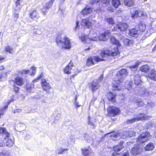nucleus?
Returning a JSON list of instances; mask_svg holds the SVG:
<instances>
[{"mask_svg": "<svg viewBox=\"0 0 156 156\" xmlns=\"http://www.w3.org/2000/svg\"><path fill=\"white\" fill-rule=\"evenodd\" d=\"M106 21L109 24H113L114 23V21L113 18H107L106 19Z\"/></svg>", "mask_w": 156, "mask_h": 156, "instance_id": "nucleus-42", "label": "nucleus"}, {"mask_svg": "<svg viewBox=\"0 0 156 156\" xmlns=\"http://www.w3.org/2000/svg\"><path fill=\"white\" fill-rule=\"evenodd\" d=\"M154 104L152 102H150L147 104L146 105V107L147 108H150L152 107L153 106H154Z\"/></svg>", "mask_w": 156, "mask_h": 156, "instance_id": "nucleus-52", "label": "nucleus"}, {"mask_svg": "<svg viewBox=\"0 0 156 156\" xmlns=\"http://www.w3.org/2000/svg\"><path fill=\"white\" fill-rule=\"evenodd\" d=\"M140 69L142 72H146L149 70V67L147 65H145L141 66Z\"/></svg>", "mask_w": 156, "mask_h": 156, "instance_id": "nucleus-33", "label": "nucleus"}, {"mask_svg": "<svg viewBox=\"0 0 156 156\" xmlns=\"http://www.w3.org/2000/svg\"><path fill=\"white\" fill-rule=\"evenodd\" d=\"M88 124L90 125L91 127L92 128H94L95 127V125L94 122L93 121V119L90 116L88 117Z\"/></svg>", "mask_w": 156, "mask_h": 156, "instance_id": "nucleus-30", "label": "nucleus"}, {"mask_svg": "<svg viewBox=\"0 0 156 156\" xmlns=\"http://www.w3.org/2000/svg\"><path fill=\"white\" fill-rule=\"evenodd\" d=\"M34 84L31 83H28L26 85V88L27 91L30 92H33L34 91Z\"/></svg>", "mask_w": 156, "mask_h": 156, "instance_id": "nucleus-27", "label": "nucleus"}, {"mask_svg": "<svg viewBox=\"0 0 156 156\" xmlns=\"http://www.w3.org/2000/svg\"><path fill=\"white\" fill-rule=\"evenodd\" d=\"M90 40L93 41H96L98 40V37H97V34L95 33L92 34L90 38Z\"/></svg>", "mask_w": 156, "mask_h": 156, "instance_id": "nucleus-34", "label": "nucleus"}, {"mask_svg": "<svg viewBox=\"0 0 156 156\" xmlns=\"http://www.w3.org/2000/svg\"><path fill=\"white\" fill-rule=\"evenodd\" d=\"M68 150V149H63L62 148H59L58 149V151L56 152V153L58 154H62L63 152Z\"/></svg>", "mask_w": 156, "mask_h": 156, "instance_id": "nucleus-47", "label": "nucleus"}, {"mask_svg": "<svg viewBox=\"0 0 156 156\" xmlns=\"http://www.w3.org/2000/svg\"><path fill=\"white\" fill-rule=\"evenodd\" d=\"M100 87L98 82L96 80H94L90 84V87L93 91L99 88Z\"/></svg>", "mask_w": 156, "mask_h": 156, "instance_id": "nucleus-19", "label": "nucleus"}, {"mask_svg": "<svg viewBox=\"0 0 156 156\" xmlns=\"http://www.w3.org/2000/svg\"><path fill=\"white\" fill-rule=\"evenodd\" d=\"M132 17L135 19L138 17V10H134L131 12Z\"/></svg>", "mask_w": 156, "mask_h": 156, "instance_id": "nucleus-37", "label": "nucleus"}, {"mask_svg": "<svg viewBox=\"0 0 156 156\" xmlns=\"http://www.w3.org/2000/svg\"><path fill=\"white\" fill-rule=\"evenodd\" d=\"M79 22L78 21H76V27L74 28V30L75 31L77 29V28L79 27Z\"/></svg>", "mask_w": 156, "mask_h": 156, "instance_id": "nucleus-61", "label": "nucleus"}, {"mask_svg": "<svg viewBox=\"0 0 156 156\" xmlns=\"http://www.w3.org/2000/svg\"><path fill=\"white\" fill-rule=\"evenodd\" d=\"M154 146L152 143H150L147 144L145 148L146 151H151L154 149Z\"/></svg>", "mask_w": 156, "mask_h": 156, "instance_id": "nucleus-29", "label": "nucleus"}, {"mask_svg": "<svg viewBox=\"0 0 156 156\" xmlns=\"http://www.w3.org/2000/svg\"><path fill=\"white\" fill-rule=\"evenodd\" d=\"M137 119L136 118H135L133 119L127 120L126 122L128 124H131L137 121Z\"/></svg>", "mask_w": 156, "mask_h": 156, "instance_id": "nucleus-46", "label": "nucleus"}, {"mask_svg": "<svg viewBox=\"0 0 156 156\" xmlns=\"http://www.w3.org/2000/svg\"><path fill=\"white\" fill-rule=\"evenodd\" d=\"M99 1V0H91L90 2V3L92 4H94L97 3Z\"/></svg>", "mask_w": 156, "mask_h": 156, "instance_id": "nucleus-59", "label": "nucleus"}, {"mask_svg": "<svg viewBox=\"0 0 156 156\" xmlns=\"http://www.w3.org/2000/svg\"><path fill=\"white\" fill-rule=\"evenodd\" d=\"M7 73H4L0 75V81L5 79L7 76Z\"/></svg>", "mask_w": 156, "mask_h": 156, "instance_id": "nucleus-44", "label": "nucleus"}, {"mask_svg": "<svg viewBox=\"0 0 156 156\" xmlns=\"http://www.w3.org/2000/svg\"><path fill=\"white\" fill-rule=\"evenodd\" d=\"M30 18L33 20H35L39 17V14L36 10H34L29 14Z\"/></svg>", "mask_w": 156, "mask_h": 156, "instance_id": "nucleus-16", "label": "nucleus"}, {"mask_svg": "<svg viewBox=\"0 0 156 156\" xmlns=\"http://www.w3.org/2000/svg\"><path fill=\"white\" fill-rule=\"evenodd\" d=\"M8 105L5 106L3 108H1L0 111V118L2 115H3L5 111V109H6L7 108Z\"/></svg>", "mask_w": 156, "mask_h": 156, "instance_id": "nucleus-48", "label": "nucleus"}, {"mask_svg": "<svg viewBox=\"0 0 156 156\" xmlns=\"http://www.w3.org/2000/svg\"><path fill=\"white\" fill-rule=\"evenodd\" d=\"M3 133V138L6 139L8 138L10 133L7 131L6 129L4 127H0V133Z\"/></svg>", "mask_w": 156, "mask_h": 156, "instance_id": "nucleus-15", "label": "nucleus"}, {"mask_svg": "<svg viewBox=\"0 0 156 156\" xmlns=\"http://www.w3.org/2000/svg\"><path fill=\"white\" fill-rule=\"evenodd\" d=\"M110 33L108 31H107L101 34L98 37L99 41H106L107 40L110 36Z\"/></svg>", "mask_w": 156, "mask_h": 156, "instance_id": "nucleus-10", "label": "nucleus"}, {"mask_svg": "<svg viewBox=\"0 0 156 156\" xmlns=\"http://www.w3.org/2000/svg\"><path fill=\"white\" fill-rule=\"evenodd\" d=\"M107 10L110 12H114V9H113L111 6H108L107 8Z\"/></svg>", "mask_w": 156, "mask_h": 156, "instance_id": "nucleus-57", "label": "nucleus"}, {"mask_svg": "<svg viewBox=\"0 0 156 156\" xmlns=\"http://www.w3.org/2000/svg\"><path fill=\"white\" fill-rule=\"evenodd\" d=\"M123 146L122 144L114 146L113 147V150L115 152L113 153L112 156H119L117 152L120 151L123 148Z\"/></svg>", "mask_w": 156, "mask_h": 156, "instance_id": "nucleus-14", "label": "nucleus"}, {"mask_svg": "<svg viewBox=\"0 0 156 156\" xmlns=\"http://www.w3.org/2000/svg\"><path fill=\"white\" fill-rule=\"evenodd\" d=\"M53 2V0L49 1L48 2L46 3L44 6V8L48 9L52 5Z\"/></svg>", "mask_w": 156, "mask_h": 156, "instance_id": "nucleus-39", "label": "nucleus"}, {"mask_svg": "<svg viewBox=\"0 0 156 156\" xmlns=\"http://www.w3.org/2000/svg\"><path fill=\"white\" fill-rule=\"evenodd\" d=\"M80 39L81 41L84 43L87 42L88 40L87 36H82L81 37H80Z\"/></svg>", "mask_w": 156, "mask_h": 156, "instance_id": "nucleus-40", "label": "nucleus"}, {"mask_svg": "<svg viewBox=\"0 0 156 156\" xmlns=\"http://www.w3.org/2000/svg\"><path fill=\"white\" fill-rule=\"evenodd\" d=\"M13 82L15 84L18 86H21L23 83V78L19 76L16 77Z\"/></svg>", "mask_w": 156, "mask_h": 156, "instance_id": "nucleus-17", "label": "nucleus"}, {"mask_svg": "<svg viewBox=\"0 0 156 156\" xmlns=\"http://www.w3.org/2000/svg\"><path fill=\"white\" fill-rule=\"evenodd\" d=\"M144 15L143 12L141 11H138V17H141Z\"/></svg>", "mask_w": 156, "mask_h": 156, "instance_id": "nucleus-58", "label": "nucleus"}, {"mask_svg": "<svg viewBox=\"0 0 156 156\" xmlns=\"http://www.w3.org/2000/svg\"><path fill=\"white\" fill-rule=\"evenodd\" d=\"M111 42L114 44L116 45L117 47L120 46V45L119 41L117 40L114 37L112 36L110 38Z\"/></svg>", "mask_w": 156, "mask_h": 156, "instance_id": "nucleus-28", "label": "nucleus"}, {"mask_svg": "<svg viewBox=\"0 0 156 156\" xmlns=\"http://www.w3.org/2000/svg\"><path fill=\"white\" fill-rule=\"evenodd\" d=\"M140 62L139 61H137L134 65H132L129 66L130 69H136L139 66Z\"/></svg>", "mask_w": 156, "mask_h": 156, "instance_id": "nucleus-43", "label": "nucleus"}, {"mask_svg": "<svg viewBox=\"0 0 156 156\" xmlns=\"http://www.w3.org/2000/svg\"><path fill=\"white\" fill-rule=\"evenodd\" d=\"M2 137L3 138H0V147L3 146L5 145V140H4L3 136Z\"/></svg>", "mask_w": 156, "mask_h": 156, "instance_id": "nucleus-45", "label": "nucleus"}, {"mask_svg": "<svg viewBox=\"0 0 156 156\" xmlns=\"http://www.w3.org/2000/svg\"><path fill=\"white\" fill-rule=\"evenodd\" d=\"M83 137L85 140L87 142H89L92 139L91 137L87 134H84L83 135Z\"/></svg>", "mask_w": 156, "mask_h": 156, "instance_id": "nucleus-41", "label": "nucleus"}, {"mask_svg": "<svg viewBox=\"0 0 156 156\" xmlns=\"http://www.w3.org/2000/svg\"><path fill=\"white\" fill-rule=\"evenodd\" d=\"M103 74L101 75L100 76V77H99L98 79V82H100L103 79Z\"/></svg>", "mask_w": 156, "mask_h": 156, "instance_id": "nucleus-60", "label": "nucleus"}, {"mask_svg": "<svg viewBox=\"0 0 156 156\" xmlns=\"http://www.w3.org/2000/svg\"><path fill=\"white\" fill-rule=\"evenodd\" d=\"M5 51L9 53H12L13 51V49L9 46L6 47L5 48Z\"/></svg>", "mask_w": 156, "mask_h": 156, "instance_id": "nucleus-50", "label": "nucleus"}, {"mask_svg": "<svg viewBox=\"0 0 156 156\" xmlns=\"http://www.w3.org/2000/svg\"><path fill=\"white\" fill-rule=\"evenodd\" d=\"M96 22V21L95 20L90 16L88 18L82 19L81 25L83 26L89 28L91 27L93 25H94Z\"/></svg>", "mask_w": 156, "mask_h": 156, "instance_id": "nucleus-5", "label": "nucleus"}, {"mask_svg": "<svg viewBox=\"0 0 156 156\" xmlns=\"http://www.w3.org/2000/svg\"><path fill=\"white\" fill-rule=\"evenodd\" d=\"M115 94H114L111 92H109L107 95L108 100L113 102H115Z\"/></svg>", "mask_w": 156, "mask_h": 156, "instance_id": "nucleus-21", "label": "nucleus"}, {"mask_svg": "<svg viewBox=\"0 0 156 156\" xmlns=\"http://www.w3.org/2000/svg\"><path fill=\"white\" fill-rule=\"evenodd\" d=\"M125 5L128 6H130L133 4V0H125L124 1Z\"/></svg>", "mask_w": 156, "mask_h": 156, "instance_id": "nucleus-35", "label": "nucleus"}, {"mask_svg": "<svg viewBox=\"0 0 156 156\" xmlns=\"http://www.w3.org/2000/svg\"><path fill=\"white\" fill-rule=\"evenodd\" d=\"M93 60H94L97 62H99L104 60V59L100 58L98 56H94L92 58H88L87 62V65L89 66L94 64Z\"/></svg>", "mask_w": 156, "mask_h": 156, "instance_id": "nucleus-9", "label": "nucleus"}, {"mask_svg": "<svg viewBox=\"0 0 156 156\" xmlns=\"http://www.w3.org/2000/svg\"><path fill=\"white\" fill-rule=\"evenodd\" d=\"M76 99L77 98L76 97L74 102V105L76 108H78L80 107V105H79V103L77 102Z\"/></svg>", "mask_w": 156, "mask_h": 156, "instance_id": "nucleus-56", "label": "nucleus"}, {"mask_svg": "<svg viewBox=\"0 0 156 156\" xmlns=\"http://www.w3.org/2000/svg\"><path fill=\"white\" fill-rule=\"evenodd\" d=\"M107 111L109 115L113 116L118 115L120 113L119 109L115 106L108 107L107 109Z\"/></svg>", "mask_w": 156, "mask_h": 156, "instance_id": "nucleus-7", "label": "nucleus"}, {"mask_svg": "<svg viewBox=\"0 0 156 156\" xmlns=\"http://www.w3.org/2000/svg\"><path fill=\"white\" fill-rule=\"evenodd\" d=\"M109 137L110 139L113 140H116L121 137V138L124 139L128 136L131 137L135 135V133L133 131H127L123 132L121 135L117 133L112 132L110 133Z\"/></svg>", "mask_w": 156, "mask_h": 156, "instance_id": "nucleus-2", "label": "nucleus"}, {"mask_svg": "<svg viewBox=\"0 0 156 156\" xmlns=\"http://www.w3.org/2000/svg\"><path fill=\"white\" fill-rule=\"evenodd\" d=\"M30 72L29 70H26L25 69L21 71L20 72L22 75L26 74Z\"/></svg>", "mask_w": 156, "mask_h": 156, "instance_id": "nucleus-51", "label": "nucleus"}, {"mask_svg": "<svg viewBox=\"0 0 156 156\" xmlns=\"http://www.w3.org/2000/svg\"><path fill=\"white\" fill-rule=\"evenodd\" d=\"M10 134L8 138H7L6 139H4V140H5V141L7 140L6 142V146L9 147H10L13 146L14 144L13 142L10 139Z\"/></svg>", "mask_w": 156, "mask_h": 156, "instance_id": "nucleus-26", "label": "nucleus"}, {"mask_svg": "<svg viewBox=\"0 0 156 156\" xmlns=\"http://www.w3.org/2000/svg\"><path fill=\"white\" fill-rule=\"evenodd\" d=\"M123 42L125 45H129L132 43L133 41L129 39H125L123 40Z\"/></svg>", "mask_w": 156, "mask_h": 156, "instance_id": "nucleus-36", "label": "nucleus"}, {"mask_svg": "<svg viewBox=\"0 0 156 156\" xmlns=\"http://www.w3.org/2000/svg\"><path fill=\"white\" fill-rule=\"evenodd\" d=\"M82 150L83 154L85 156L89 154L91 151V149L89 148L83 149Z\"/></svg>", "mask_w": 156, "mask_h": 156, "instance_id": "nucleus-32", "label": "nucleus"}, {"mask_svg": "<svg viewBox=\"0 0 156 156\" xmlns=\"http://www.w3.org/2000/svg\"><path fill=\"white\" fill-rule=\"evenodd\" d=\"M150 118L151 117L149 116H147L145 114H141L138 115V116L136 118L137 119V121H138L139 120H147Z\"/></svg>", "mask_w": 156, "mask_h": 156, "instance_id": "nucleus-22", "label": "nucleus"}, {"mask_svg": "<svg viewBox=\"0 0 156 156\" xmlns=\"http://www.w3.org/2000/svg\"><path fill=\"white\" fill-rule=\"evenodd\" d=\"M42 74H41V75L38 77H37V78L35 79V80H34L32 81V82L34 83L35 82H37L38 80H39V79L42 78Z\"/></svg>", "mask_w": 156, "mask_h": 156, "instance_id": "nucleus-54", "label": "nucleus"}, {"mask_svg": "<svg viewBox=\"0 0 156 156\" xmlns=\"http://www.w3.org/2000/svg\"><path fill=\"white\" fill-rule=\"evenodd\" d=\"M143 151L141 146L136 145L132 149L131 152L134 155H136L141 153Z\"/></svg>", "mask_w": 156, "mask_h": 156, "instance_id": "nucleus-12", "label": "nucleus"}, {"mask_svg": "<svg viewBox=\"0 0 156 156\" xmlns=\"http://www.w3.org/2000/svg\"><path fill=\"white\" fill-rule=\"evenodd\" d=\"M136 105L139 107L142 106L144 105V103L143 101L138 100L136 102Z\"/></svg>", "mask_w": 156, "mask_h": 156, "instance_id": "nucleus-49", "label": "nucleus"}, {"mask_svg": "<svg viewBox=\"0 0 156 156\" xmlns=\"http://www.w3.org/2000/svg\"><path fill=\"white\" fill-rule=\"evenodd\" d=\"M101 2L108 5L110 3V0H101Z\"/></svg>", "mask_w": 156, "mask_h": 156, "instance_id": "nucleus-53", "label": "nucleus"}, {"mask_svg": "<svg viewBox=\"0 0 156 156\" xmlns=\"http://www.w3.org/2000/svg\"><path fill=\"white\" fill-rule=\"evenodd\" d=\"M150 93L148 90L144 88H141L138 92V95L140 96L143 97L145 98L147 97L150 95Z\"/></svg>", "mask_w": 156, "mask_h": 156, "instance_id": "nucleus-11", "label": "nucleus"}, {"mask_svg": "<svg viewBox=\"0 0 156 156\" xmlns=\"http://www.w3.org/2000/svg\"><path fill=\"white\" fill-rule=\"evenodd\" d=\"M148 76L151 79L156 81V71L154 70L151 71L149 72Z\"/></svg>", "mask_w": 156, "mask_h": 156, "instance_id": "nucleus-20", "label": "nucleus"}, {"mask_svg": "<svg viewBox=\"0 0 156 156\" xmlns=\"http://www.w3.org/2000/svg\"><path fill=\"white\" fill-rule=\"evenodd\" d=\"M31 69L32 71V73L31 74H30V75H34L35 73L36 72V68L34 67H32L31 68Z\"/></svg>", "mask_w": 156, "mask_h": 156, "instance_id": "nucleus-55", "label": "nucleus"}, {"mask_svg": "<svg viewBox=\"0 0 156 156\" xmlns=\"http://www.w3.org/2000/svg\"><path fill=\"white\" fill-rule=\"evenodd\" d=\"M14 17L16 18V20H17L19 17V14L16 13H15L14 15Z\"/></svg>", "mask_w": 156, "mask_h": 156, "instance_id": "nucleus-64", "label": "nucleus"}, {"mask_svg": "<svg viewBox=\"0 0 156 156\" xmlns=\"http://www.w3.org/2000/svg\"><path fill=\"white\" fill-rule=\"evenodd\" d=\"M129 34L131 36L136 37L138 35V31L135 29H133L130 30Z\"/></svg>", "mask_w": 156, "mask_h": 156, "instance_id": "nucleus-25", "label": "nucleus"}, {"mask_svg": "<svg viewBox=\"0 0 156 156\" xmlns=\"http://www.w3.org/2000/svg\"><path fill=\"white\" fill-rule=\"evenodd\" d=\"M128 26L127 24L125 23H122L119 24L115 25L114 28L115 31H124L128 28Z\"/></svg>", "mask_w": 156, "mask_h": 156, "instance_id": "nucleus-8", "label": "nucleus"}, {"mask_svg": "<svg viewBox=\"0 0 156 156\" xmlns=\"http://www.w3.org/2000/svg\"><path fill=\"white\" fill-rule=\"evenodd\" d=\"M139 27L141 31H144L146 28V26L145 24L140 22L139 24Z\"/></svg>", "mask_w": 156, "mask_h": 156, "instance_id": "nucleus-38", "label": "nucleus"}, {"mask_svg": "<svg viewBox=\"0 0 156 156\" xmlns=\"http://www.w3.org/2000/svg\"><path fill=\"white\" fill-rule=\"evenodd\" d=\"M58 45L61 44L62 48L65 49H69L71 48L70 41L68 38H62L61 36H58L56 39Z\"/></svg>", "mask_w": 156, "mask_h": 156, "instance_id": "nucleus-3", "label": "nucleus"}, {"mask_svg": "<svg viewBox=\"0 0 156 156\" xmlns=\"http://www.w3.org/2000/svg\"><path fill=\"white\" fill-rule=\"evenodd\" d=\"M123 156H129V153L128 151H127L122 154Z\"/></svg>", "mask_w": 156, "mask_h": 156, "instance_id": "nucleus-63", "label": "nucleus"}, {"mask_svg": "<svg viewBox=\"0 0 156 156\" xmlns=\"http://www.w3.org/2000/svg\"><path fill=\"white\" fill-rule=\"evenodd\" d=\"M41 84L43 89L46 92H48L51 88V85L46 81V80L43 79L42 80Z\"/></svg>", "mask_w": 156, "mask_h": 156, "instance_id": "nucleus-13", "label": "nucleus"}, {"mask_svg": "<svg viewBox=\"0 0 156 156\" xmlns=\"http://www.w3.org/2000/svg\"><path fill=\"white\" fill-rule=\"evenodd\" d=\"M92 11V9L89 7H87L83 9L82 12V14L83 15H87L90 13Z\"/></svg>", "mask_w": 156, "mask_h": 156, "instance_id": "nucleus-23", "label": "nucleus"}, {"mask_svg": "<svg viewBox=\"0 0 156 156\" xmlns=\"http://www.w3.org/2000/svg\"><path fill=\"white\" fill-rule=\"evenodd\" d=\"M73 66V63L70 62L69 64L64 69V73L68 74H70L71 71Z\"/></svg>", "mask_w": 156, "mask_h": 156, "instance_id": "nucleus-18", "label": "nucleus"}, {"mask_svg": "<svg viewBox=\"0 0 156 156\" xmlns=\"http://www.w3.org/2000/svg\"><path fill=\"white\" fill-rule=\"evenodd\" d=\"M134 82L135 84L136 85H139L141 84V81L140 77L138 75H136L134 77Z\"/></svg>", "mask_w": 156, "mask_h": 156, "instance_id": "nucleus-24", "label": "nucleus"}, {"mask_svg": "<svg viewBox=\"0 0 156 156\" xmlns=\"http://www.w3.org/2000/svg\"><path fill=\"white\" fill-rule=\"evenodd\" d=\"M128 74L127 70L122 69L117 73L113 82V89L114 90H121L120 83L123 81L125 76Z\"/></svg>", "mask_w": 156, "mask_h": 156, "instance_id": "nucleus-1", "label": "nucleus"}, {"mask_svg": "<svg viewBox=\"0 0 156 156\" xmlns=\"http://www.w3.org/2000/svg\"><path fill=\"white\" fill-rule=\"evenodd\" d=\"M14 90L16 93H17L19 91V87L14 85Z\"/></svg>", "mask_w": 156, "mask_h": 156, "instance_id": "nucleus-62", "label": "nucleus"}, {"mask_svg": "<svg viewBox=\"0 0 156 156\" xmlns=\"http://www.w3.org/2000/svg\"><path fill=\"white\" fill-rule=\"evenodd\" d=\"M119 54V51L117 47L112 48L111 51L105 50L102 51L101 55L102 58H105L109 56H115Z\"/></svg>", "mask_w": 156, "mask_h": 156, "instance_id": "nucleus-4", "label": "nucleus"}, {"mask_svg": "<svg viewBox=\"0 0 156 156\" xmlns=\"http://www.w3.org/2000/svg\"><path fill=\"white\" fill-rule=\"evenodd\" d=\"M150 136L149 133L146 132L142 133L137 140V144H140V143L142 144L145 143L147 141Z\"/></svg>", "mask_w": 156, "mask_h": 156, "instance_id": "nucleus-6", "label": "nucleus"}, {"mask_svg": "<svg viewBox=\"0 0 156 156\" xmlns=\"http://www.w3.org/2000/svg\"><path fill=\"white\" fill-rule=\"evenodd\" d=\"M112 4L113 5L115 8H116L120 5V0H112Z\"/></svg>", "mask_w": 156, "mask_h": 156, "instance_id": "nucleus-31", "label": "nucleus"}]
</instances>
